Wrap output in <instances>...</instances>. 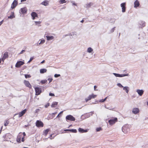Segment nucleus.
Masks as SVG:
<instances>
[{"instance_id": "6ab92c4d", "label": "nucleus", "mask_w": 148, "mask_h": 148, "mask_svg": "<svg viewBox=\"0 0 148 148\" xmlns=\"http://www.w3.org/2000/svg\"><path fill=\"white\" fill-rule=\"evenodd\" d=\"M41 4L45 6H47L49 4V1L47 0H45L42 2Z\"/></svg>"}, {"instance_id": "c756f323", "label": "nucleus", "mask_w": 148, "mask_h": 148, "mask_svg": "<svg viewBox=\"0 0 148 148\" xmlns=\"http://www.w3.org/2000/svg\"><path fill=\"white\" fill-rule=\"evenodd\" d=\"M66 1L65 0H60L59 1V3L60 4H63L64 3H66Z\"/></svg>"}, {"instance_id": "79ce46f5", "label": "nucleus", "mask_w": 148, "mask_h": 148, "mask_svg": "<svg viewBox=\"0 0 148 148\" xmlns=\"http://www.w3.org/2000/svg\"><path fill=\"white\" fill-rule=\"evenodd\" d=\"M115 28V27H114V28H112L111 29L110 31V33H112L114 32V28Z\"/></svg>"}, {"instance_id": "de8ad7c7", "label": "nucleus", "mask_w": 148, "mask_h": 148, "mask_svg": "<svg viewBox=\"0 0 148 148\" xmlns=\"http://www.w3.org/2000/svg\"><path fill=\"white\" fill-rule=\"evenodd\" d=\"M97 86H94V90H98L97 89H96V88H97Z\"/></svg>"}, {"instance_id": "4c0bfd02", "label": "nucleus", "mask_w": 148, "mask_h": 148, "mask_svg": "<svg viewBox=\"0 0 148 148\" xmlns=\"http://www.w3.org/2000/svg\"><path fill=\"white\" fill-rule=\"evenodd\" d=\"M92 49L90 47H89L88 49V51L89 53L91 52Z\"/></svg>"}, {"instance_id": "603ef678", "label": "nucleus", "mask_w": 148, "mask_h": 148, "mask_svg": "<svg viewBox=\"0 0 148 148\" xmlns=\"http://www.w3.org/2000/svg\"><path fill=\"white\" fill-rule=\"evenodd\" d=\"M70 129H66L64 130L65 131H70Z\"/></svg>"}, {"instance_id": "4be33fe9", "label": "nucleus", "mask_w": 148, "mask_h": 148, "mask_svg": "<svg viewBox=\"0 0 148 148\" xmlns=\"http://www.w3.org/2000/svg\"><path fill=\"white\" fill-rule=\"evenodd\" d=\"M50 130L48 129H47L45 130L43 132V134L45 136H46L47 135V134L48 132L50 131Z\"/></svg>"}, {"instance_id": "e433bc0d", "label": "nucleus", "mask_w": 148, "mask_h": 148, "mask_svg": "<svg viewBox=\"0 0 148 148\" xmlns=\"http://www.w3.org/2000/svg\"><path fill=\"white\" fill-rule=\"evenodd\" d=\"M122 11L123 12H125L126 10V7L122 8Z\"/></svg>"}, {"instance_id": "4468645a", "label": "nucleus", "mask_w": 148, "mask_h": 148, "mask_svg": "<svg viewBox=\"0 0 148 148\" xmlns=\"http://www.w3.org/2000/svg\"><path fill=\"white\" fill-rule=\"evenodd\" d=\"M31 16L32 19L34 20L36 17H38L37 14L35 12H32L31 13Z\"/></svg>"}, {"instance_id": "72a5a7b5", "label": "nucleus", "mask_w": 148, "mask_h": 148, "mask_svg": "<svg viewBox=\"0 0 148 148\" xmlns=\"http://www.w3.org/2000/svg\"><path fill=\"white\" fill-rule=\"evenodd\" d=\"M9 121L8 120L6 121L5 122L4 125L5 126H6L9 124Z\"/></svg>"}, {"instance_id": "37998d69", "label": "nucleus", "mask_w": 148, "mask_h": 148, "mask_svg": "<svg viewBox=\"0 0 148 148\" xmlns=\"http://www.w3.org/2000/svg\"><path fill=\"white\" fill-rule=\"evenodd\" d=\"M60 76V74H55L54 75V77H59Z\"/></svg>"}, {"instance_id": "aec40b11", "label": "nucleus", "mask_w": 148, "mask_h": 148, "mask_svg": "<svg viewBox=\"0 0 148 148\" xmlns=\"http://www.w3.org/2000/svg\"><path fill=\"white\" fill-rule=\"evenodd\" d=\"M46 37L47 38V40H52L54 38V37L52 36H46Z\"/></svg>"}, {"instance_id": "39448f33", "label": "nucleus", "mask_w": 148, "mask_h": 148, "mask_svg": "<svg viewBox=\"0 0 148 148\" xmlns=\"http://www.w3.org/2000/svg\"><path fill=\"white\" fill-rule=\"evenodd\" d=\"M113 74L116 77H122L124 76H129V74L128 73L120 74L118 73H113Z\"/></svg>"}, {"instance_id": "7c9ffc66", "label": "nucleus", "mask_w": 148, "mask_h": 148, "mask_svg": "<svg viewBox=\"0 0 148 148\" xmlns=\"http://www.w3.org/2000/svg\"><path fill=\"white\" fill-rule=\"evenodd\" d=\"M25 76L26 78H29L31 77V76L30 75L25 74Z\"/></svg>"}, {"instance_id": "052dcab7", "label": "nucleus", "mask_w": 148, "mask_h": 148, "mask_svg": "<svg viewBox=\"0 0 148 148\" xmlns=\"http://www.w3.org/2000/svg\"><path fill=\"white\" fill-rule=\"evenodd\" d=\"M52 134H51L50 136V138H51V139H52V138H51V137H52Z\"/></svg>"}, {"instance_id": "6e6552de", "label": "nucleus", "mask_w": 148, "mask_h": 148, "mask_svg": "<svg viewBox=\"0 0 148 148\" xmlns=\"http://www.w3.org/2000/svg\"><path fill=\"white\" fill-rule=\"evenodd\" d=\"M24 64V62L22 61H18L16 64L15 67L17 68H19L21 66L23 65Z\"/></svg>"}, {"instance_id": "cd10ccee", "label": "nucleus", "mask_w": 148, "mask_h": 148, "mask_svg": "<svg viewBox=\"0 0 148 148\" xmlns=\"http://www.w3.org/2000/svg\"><path fill=\"white\" fill-rule=\"evenodd\" d=\"M126 3H123L121 4V8L125 7Z\"/></svg>"}, {"instance_id": "f257e3e1", "label": "nucleus", "mask_w": 148, "mask_h": 148, "mask_svg": "<svg viewBox=\"0 0 148 148\" xmlns=\"http://www.w3.org/2000/svg\"><path fill=\"white\" fill-rule=\"evenodd\" d=\"M26 135L25 132H20L18 134L16 138V140L18 143H21V141L23 142L25 140V138Z\"/></svg>"}, {"instance_id": "dca6fc26", "label": "nucleus", "mask_w": 148, "mask_h": 148, "mask_svg": "<svg viewBox=\"0 0 148 148\" xmlns=\"http://www.w3.org/2000/svg\"><path fill=\"white\" fill-rule=\"evenodd\" d=\"M134 7L137 8L140 5V3L139 1L138 0H136L134 3Z\"/></svg>"}, {"instance_id": "9b49d317", "label": "nucleus", "mask_w": 148, "mask_h": 148, "mask_svg": "<svg viewBox=\"0 0 148 148\" xmlns=\"http://www.w3.org/2000/svg\"><path fill=\"white\" fill-rule=\"evenodd\" d=\"M27 111V109H25L21 112H20L18 113L19 115L18 116L20 117L22 116L23 115H24L26 113Z\"/></svg>"}, {"instance_id": "c85d7f7f", "label": "nucleus", "mask_w": 148, "mask_h": 148, "mask_svg": "<svg viewBox=\"0 0 148 148\" xmlns=\"http://www.w3.org/2000/svg\"><path fill=\"white\" fill-rule=\"evenodd\" d=\"M70 132L72 133H76L77 132V130L76 129L70 130Z\"/></svg>"}, {"instance_id": "3c124183", "label": "nucleus", "mask_w": 148, "mask_h": 148, "mask_svg": "<svg viewBox=\"0 0 148 148\" xmlns=\"http://www.w3.org/2000/svg\"><path fill=\"white\" fill-rule=\"evenodd\" d=\"M49 106V103L47 104V105H46L45 106V108H47L48 106Z\"/></svg>"}, {"instance_id": "09e8293b", "label": "nucleus", "mask_w": 148, "mask_h": 148, "mask_svg": "<svg viewBox=\"0 0 148 148\" xmlns=\"http://www.w3.org/2000/svg\"><path fill=\"white\" fill-rule=\"evenodd\" d=\"M63 112V111H62L61 112H60L58 114V115H57V117H60V114H62V113Z\"/></svg>"}, {"instance_id": "69168bd1", "label": "nucleus", "mask_w": 148, "mask_h": 148, "mask_svg": "<svg viewBox=\"0 0 148 148\" xmlns=\"http://www.w3.org/2000/svg\"><path fill=\"white\" fill-rule=\"evenodd\" d=\"M23 148H28V147H24Z\"/></svg>"}, {"instance_id": "338daca9", "label": "nucleus", "mask_w": 148, "mask_h": 148, "mask_svg": "<svg viewBox=\"0 0 148 148\" xmlns=\"http://www.w3.org/2000/svg\"><path fill=\"white\" fill-rule=\"evenodd\" d=\"M120 33H119V35H120Z\"/></svg>"}, {"instance_id": "e2e57ef3", "label": "nucleus", "mask_w": 148, "mask_h": 148, "mask_svg": "<svg viewBox=\"0 0 148 148\" xmlns=\"http://www.w3.org/2000/svg\"><path fill=\"white\" fill-rule=\"evenodd\" d=\"M1 61H2V60H1V58L0 59V64L1 63Z\"/></svg>"}, {"instance_id": "2f4dec72", "label": "nucleus", "mask_w": 148, "mask_h": 148, "mask_svg": "<svg viewBox=\"0 0 148 148\" xmlns=\"http://www.w3.org/2000/svg\"><path fill=\"white\" fill-rule=\"evenodd\" d=\"M107 98V97H106L104 99H103L100 100L99 101V102H103L106 101Z\"/></svg>"}, {"instance_id": "f03ea898", "label": "nucleus", "mask_w": 148, "mask_h": 148, "mask_svg": "<svg viewBox=\"0 0 148 148\" xmlns=\"http://www.w3.org/2000/svg\"><path fill=\"white\" fill-rule=\"evenodd\" d=\"M36 126L38 127H42L44 126L43 123L40 120H37L36 123Z\"/></svg>"}, {"instance_id": "13d9d810", "label": "nucleus", "mask_w": 148, "mask_h": 148, "mask_svg": "<svg viewBox=\"0 0 148 148\" xmlns=\"http://www.w3.org/2000/svg\"><path fill=\"white\" fill-rule=\"evenodd\" d=\"M26 1V0H21V2H23V1Z\"/></svg>"}, {"instance_id": "b1692460", "label": "nucleus", "mask_w": 148, "mask_h": 148, "mask_svg": "<svg viewBox=\"0 0 148 148\" xmlns=\"http://www.w3.org/2000/svg\"><path fill=\"white\" fill-rule=\"evenodd\" d=\"M92 97V95H90L87 98H86L85 99V101L86 102H87L88 101L90 100Z\"/></svg>"}, {"instance_id": "ea45409f", "label": "nucleus", "mask_w": 148, "mask_h": 148, "mask_svg": "<svg viewBox=\"0 0 148 148\" xmlns=\"http://www.w3.org/2000/svg\"><path fill=\"white\" fill-rule=\"evenodd\" d=\"M48 80L49 81V83H50L52 81L53 79L51 77H50L48 79Z\"/></svg>"}, {"instance_id": "0eeeda50", "label": "nucleus", "mask_w": 148, "mask_h": 148, "mask_svg": "<svg viewBox=\"0 0 148 148\" xmlns=\"http://www.w3.org/2000/svg\"><path fill=\"white\" fill-rule=\"evenodd\" d=\"M27 9L26 8L24 7L21 9L20 10V13L23 14H26L27 12Z\"/></svg>"}, {"instance_id": "a878e982", "label": "nucleus", "mask_w": 148, "mask_h": 148, "mask_svg": "<svg viewBox=\"0 0 148 148\" xmlns=\"http://www.w3.org/2000/svg\"><path fill=\"white\" fill-rule=\"evenodd\" d=\"M14 17V13L13 12L12 13V14L10 16L8 17V18L12 19Z\"/></svg>"}, {"instance_id": "412c9836", "label": "nucleus", "mask_w": 148, "mask_h": 148, "mask_svg": "<svg viewBox=\"0 0 148 148\" xmlns=\"http://www.w3.org/2000/svg\"><path fill=\"white\" fill-rule=\"evenodd\" d=\"M58 104V102H53L51 107H55L57 106Z\"/></svg>"}, {"instance_id": "4d7b16f0", "label": "nucleus", "mask_w": 148, "mask_h": 148, "mask_svg": "<svg viewBox=\"0 0 148 148\" xmlns=\"http://www.w3.org/2000/svg\"><path fill=\"white\" fill-rule=\"evenodd\" d=\"M73 5H77V4L76 3H72Z\"/></svg>"}, {"instance_id": "1a4fd4ad", "label": "nucleus", "mask_w": 148, "mask_h": 148, "mask_svg": "<svg viewBox=\"0 0 148 148\" xmlns=\"http://www.w3.org/2000/svg\"><path fill=\"white\" fill-rule=\"evenodd\" d=\"M18 4V2L16 0H14L11 5V8L12 9L15 8Z\"/></svg>"}, {"instance_id": "f8f14e48", "label": "nucleus", "mask_w": 148, "mask_h": 148, "mask_svg": "<svg viewBox=\"0 0 148 148\" xmlns=\"http://www.w3.org/2000/svg\"><path fill=\"white\" fill-rule=\"evenodd\" d=\"M24 83L25 85L27 87H28L29 88H32V86L30 84L29 82L28 81L24 80Z\"/></svg>"}, {"instance_id": "6e6d98bb", "label": "nucleus", "mask_w": 148, "mask_h": 148, "mask_svg": "<svg viewBox=\"0 0 148 148\" xmlns=\"http://www.w3.org/2000/svg\"><path fill=\"white\" fill-rule=\"evenodd\" d=\"M96 95H95L93 94V98H95L96 97Z\"/></svg>"}, {"instance_id": "393cba45", "label": "nucleus", "mask_w": 148, "mask_h": 148, "mask_svg": "<svg viewBox=\"0 0 148 148\" xmlns=\"http://www.w3.org/2000/svg\"><path fill=\"white\" fill-rule=\"evenodd\" d=\"M123 90H125L127 93H128L129 92V88L127 86L123 87Z\"/></svg>"}, {"instance_id": "49530a36", "label": "nucleus", "mask_w": 148, "mask_h": 148, "mask_svg": "<svg viewBox=\"0 0 148 148\" xmlns=\"http://www.w3.org/2000/svg\"><path fill=\"white\" fill-rule=\"evenodd\" d=\"M35 23L37 25L40 24L41 23V22L40 21H35Z\"/></svg>"}, {"instance_id": "a211bd4d", "label": "nucleus", "mask_w": 148, "mask_h": 148, "mask_svg": "<svg viewBox=\"0 0 148 148\" xmlns=\"http://www.w3.org/2000/svg\"><path fill=\"white\" fill-rule=\"evenodd\" d=\"M139 23L140 25H141V28L144 27L145 25V23L144 21H140L139 22Z\"/></svg>"}, {"instance_id": "473e14b6", "label": "nucleus", "mask_w": 148, "mask_h": 148, "mask_svg": "<svg viewBox=\"0 0 148 148\" xmlns=\"http://www.w3.org/2000/svg\"><path fill=\"white\" fill-rule=\"evenodd\" d=\"M47 82V80H41L40 82V83H41V84H44L45 83H46Z\"/></svg>"}, {"instance_id": "c9c22d12", "label": "nucleus", "mask_w": 148, "mask_h": 148, "mask_svg": "<svg viewBox=\"0 0 148 148\" xmlns=\"http://www.w3.org/2000/svg\"><path fill=\"white\" fill-rule=\"evenodd\" d=\"M102 128L101 127L97 128L96 129V130L97 132H100L102 130Z\"/></svg>"}, {"instance_id": "5701e85b", "label": "nucleus", "mask_w": 148, "mask_h": 148, "mask_svg": "<svg viewBox=\"0 0 148 148\" xmlns=\"http://www.w3.org/2000/svg\"><path fill=\"white\" fill-rule=\"evenodd\" d=\"M47 71V70L45 69H41L40 70V72L41 73H46Z\"/></svg>"}, {"instance_id": "a19ab883", "label": "nucleus", "mask_w": 148, "mask_h": 148, "mask_svg": "<svg viewBox=\"0 0 148 148\" xmlns=\"http://www.w3.org/2000/svg\"><path fill=\"white\" fill-rule=\"evenodd\" d=\"M34 58L33 57H31L30 58L28 62L29 63L31 62L32 60L34 59Z\"/></svg>"}, {"instance_id": "20e7f679", "label": "nucleus", "mask_w": 148, "mask_h": 148, "mask_svg": "<svg viewBox=\"0 0 148 148\" xmlns=\"http://www.w3.org/2000/svg\"><path fill=\"white\" fill-rule=\"evenodd\" d=\"M117 121V118H114L112 119H110L108 122L110 125H112L115 123Z\"/></svg>"}, {"instance_id": "bb28decb", "label": "nucleus", "mask_w": 148, "mask_h": 148, "mask_svg": "<svg viewBox=\"0 0 148 148\" xmlns=\"http://www.w3.org/2000/svg\"><path fill=\"white\" fill-rule=\"evenodd\" d=\"M45 42V40L44 39H41L40 40V43H39V45L43 44Z\"/></svg>"}, {"instance_id": "a18cd8bd", "label": "nucleus", "mask_w": 148, "mask_h": 148, "mask_svg": "<svg viewBox=\"0 0 148 148\" xmlns=\"http://www.w3.org/2000/svg\"><path fill=\"white\" fill-rule=\"evenodd\" d=\"M49 95L50 96H55V95L54 94H53L52 93H49Z\"/></svg>"}, {"instance_id": "5fc2aeb1", "label": "nucleus", "mask_w": 148, "mask_h": 148, "mask_svg": "<svg viewBox=\"0 0 148 148\" xmlns=\"http://www.w3.org/2000/svg\"><path fill=\"white\" fill-rule=\"evenodd\" d=\"M45 62V60H43L42 62H41V64H43V63H44Z\"/></svg>"}, {"instance_id": "0e129e2a", "label": "nucleus", "mask_w": 148, "mask_h": 148, "mask_svg": "<svg viewBox=\"0 0 148 148\" xmlns=\"http://www.w3.org/2000/svg\"><path fill=\"white\" fill-rule=\"evenodd\" d=\"M147 105H148V102H147Z\"/></svg>"}, {"instance_id": "7ed1b4c3", "label": "nucleus", "mask_w": 148, "mask_h": 148, "mask_svg": "<svg viewBox=\"0 0 148 148\" xmlns=\"http://www.w3.org/2000/svg\"><path fill=\"white\" fill-rule=\"evenodd\" d=\"M66 119L67 121H74L75 120V118L71 115H69L66 116Z\"/></svg>"}, {"instance_id": "ddd939ff", "label": "nucleus", "mask_w": 148, "mask_h": 148, "mask_svg": "<svg viewBox=\"0 0 148 148\" xmlns=\"http://www.w3.org/2000/svg\"><path fill=\"white\" fill-rule=\"evenodd\" d=\"M136 92L140 96H141L144 93V90L142 89H137Z\"/></svg>"}, {"instance_id": "680f3d73", "label": "nucleus", "mask_w": 148, "mask_h": 148, "mask_svg": "<svg viewBox=\"0 0 148 148\" xmlns=\"http://www.w3.org/2000/svg\"><path fill=\"white\" fill-rule=\"evenodd\" d=\"M81 23H83L84 22V20L83 19L81 21Z\"/></svg>"}, {"instance_id": "9d476101", "label": "nucleus", "mask_w": 148, "mask_h": 148, "mask_svg": "<svg viewBox=\"0 0 148 148\" xmlns=\"http://www.w3.org/2000/svg\"><path fill=\"white\" fill-rule=\"evenodd\" d=\"M8 57V53L7 52H5L4 53L3 56L1 58V60L3 62H4L5 60Z\"/></svg>"}, {"instance_id": "f704fd0d", "label": "nucleus", "mask_w": 148, "mask_h": 148, "mask_svg": "<svg viewBox=\"0 0 148 148\" xmlns=\"http://www.w3.org/2000/svg\"><path fill=\"white\" fill-rule=\"evenodd\" d=\"M105 108L107 109H108L109 110H113L114 109V108H112L111 107H108L106 106H105Z\"/></svg>"}, {"instance_id": "58836bf2", "label": "nucleus", "mask_w": 148, "mask_h": 148, "mask_svg": "<svg viewBox=\"0 0 148 148\" xmlns=\"http://www.w3.org/2000/svg\"><path fill=\"white\" fill-rule=\"evenodd\" d=\"M117 86L120 88L123 87V86L120 83H118L117 84Z\"/></svg>"}, {"instance_id": "c03bdc74", "label": "nucleus", "mask_w": 148, "mask_h": 148, "mask_svg": "<svg viewBox=\"0 0 148 148\" xmlns=\"http://www.w3.org/2000/svg\"><path fill=\"white\" fill-rule=\"evenodd\" d=\"M57 112H56L54 113H53L51 115L52 116H53V118L55 116V115L56 114H57Z\"/></svg>"}, {"instance_id": "f3484780", "label": "nucleus", "mask_w": 148, "mask_h": 148, "mask_svg": "<svg viewBox=\"0 0 148 148\" xmlns=\"http://www.w3.org/2000/svg\"><path fill=\"white\" fill-rule=\"evenodd\" d=\"M139 111V109L138 108H135L133 109L132 112L133 113L136 114L138 113Z\"/></svg>"}, {"instance_id": "bf43d9fd", "label": "nucleus", "mask_w": 148, "mask_h": 148, "mask_svg": "<svg viewBox=\"0 0 148 148\" xmlns=\"http://www.w3.org/2000/svg\"><path fill=\"white\" fill-rule=\"evenodd\" d=\"M2 127L1 128V130H0V134H1V131H2Z\"/></svg>"}, {"instance_id": "864d4df0", "label": "nucleus", "mask_w": 148, "mask_h": 148, "mask_svg": "<svg viewBox=\"0 0 148 148\" xmlns=\"http://www.w3.org/2000/svg\"><path fill=\"white\" fill-rule=\"evenodd\" d=\"M3 21L2 20L0 22V26L2 24Z\"/></svg>"}, {"instance_id": "423d86ee", "label": "nucleus", "mask_w": 148, "mask_h": 148, "mask_svg": "<svg viewBox=\"0 0 148 148\" xmlns=\"http://www.w3.org/2000/svg\"><path fill=\"white\" fill-rule=\"evenodd\" d=\"M35 90L36 92V95H39L41 92V88L39 87H36L35 88Z\"/></svg>"}, {"instance_id": "2eb2a0df", "label": "nucleus", "mask_w": 148, "mask_h": 148, "mask_svg": "<svg viewBox=\"0 0 148 148\" xmlns=\"http://www.w3.org/2000/svg\"><path fill=\"white\" fill-rule=\"evenodd\" d=\"M88 130H84L81 128H79L78 129V131L81 133L86 132L88 131Z\"/></svg>"}, {"instance_id": "8fccbe9b", "label": "nucleus", "mask_w": 148, "mask_h": 148, "mask_svg": "<svg viewBox=\"0 0 148 148\" xmlns=\"http://www.w3.org/2000/svg\"><path fill=\"white\" fill-rule=\"evenodd\" d=\"M25 50H22V51L20 52V54H21L22 53H23V52H25Z\"/></svg>"}]
</instances>
